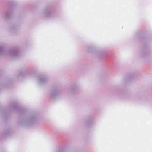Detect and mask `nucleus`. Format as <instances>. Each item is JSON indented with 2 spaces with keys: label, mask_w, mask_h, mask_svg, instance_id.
Segmentation results:
<instances>
[{
  "label": "nucleus",
  "mask_w": 152,
  "mask_h": 152,
  "mask_svg": "<svg viewBox=\"0 0 152 152\" xmlns=\"http://www.w3.org/2000/svg\"><path fill=\"white\" fill-rule=\"evenodd\" d=\"M10 111H16L18 113L23 117L19 122L22 126H27L36 123L37 121V118L35 115L31 114L26 115L27 111L21 107L16 102H13L10 105Z\"/></svg>",
  "instance_id": "f257e3e1"
},
{
  "label": "nucleus",
  "mask_w": 152,
  "mask_h": 152,
  "mask_svg": "<svg viewBox=\"0 0 152 152\" xmlns=\"http://www.w3.org/2000/svg\"><path fill=\"white\" fill-rule=\"evenodd\" d=\"M12 14V8L11 4H9V7L3 11L1 14V18L5 20L10 19Z\"/></svg>",
  "instance_id": "f03ea898"
},
{
  "label": "nucleus",
  "mask_w": 152,
  "mask_h": 152,
  "mask_svg": "<svg viewBox=\"0 0 152 152\" xmlns=\"http://www.w3.org/2000/svg\"><path fill=\"white\" fill-rule=\"evenodd\" d=\"M9 53L12 58H18L20 56V51L18 48L11 49L9 51Z\"/></svg>",
  "instance_id": "7ed1b4c3"
},
{
  "label": "nucleus",
  "mask_w": 152,
  "mask_h": 152,
  "mask_svg": "<svg viewBox=\"0 0 152 152\" xmlns=\"http://www.w3.org/2000/svg\"><path fill=\"white\" fill-rule=\"evenodd\" d=\"M50 96L54 99L57 98L61 94V90L58 87L53 88L50 91Z\"/></svg>",
  "instance_id": "20e7f679"
},
{
  "label": "nucleus",
  "mask_w": 152,
  "mask_h": 152,
  "mask_svg": "<svg viewBox=\"0 0 152 152\" xmlns=\"http://www.w3.org/2000/svg\"><path fill=\"white\" fill-rule=\"evenodd\" d=\"M45 17L48 18L53 17L54 16V10L51 7H48L45 9L44 12Z\"/></svg>",
  "instance_id": "39448f33"
},
{
  "label": "nucleus",
  "mask_w": 152,
  "mask_h": 152,
  "mask_svg": "<svg viewBox=\"0 0 152 152\" xmlns=\"http://www.w3.org/2000/svg\"><path fill=\"white\" fill-rule=\"evenodd\" d=\"M37 81L39 85H43L48 83V78L45 75H41L38 77Z\"/></svg>",
  "instance_id": "423d86ee"
},
{
  "label": "nucleus",
  "mask_w": 152,
  "mask_h": 152,
  "mask_svg": "<svg viewBox=\"0 0 152 152\" xmlns=\"http://www.w3.org/2000/svg\"><path fill=\"white\" fill-rule=\"evenodd\" d=\"M96 55L99 59L107 58L108 56L106 53V51L104 50H101L96 53Z\"/></svg>",
  "instance_id": "0eeeda50"
},
{
  "label": "nucleus",
  "mask_w": 152,
  "mask_h": 152,
  "mask_svg": "<svg viewBox=\"0 0 152 152\" xmlns=\"http://www.w3.org/2000/svg\"><path fill=\"white\" fill-rule=\"evenodd\" d=\"M146 47V46L144 44L142 50L141 55L142 57L143 58L147 56L149 53V51L147 49Z\"/></svg>",
  "instance_id": "6e6552de"
},
{
  "label": "nucleus",
  "mask_w": 152,
  "mask_h": 152,
  "mask_svg": "<svg viewBox=\"0 0 152 152\" xmlns=\"http://www.w3.org/2000/svg\"><path fill=\"white\" fill-rule=\"evenodd\" d=\"M27 74V72L26 70L23 69H22L20 72L19 74L18 75L17 77L19 79H21L24 78Z\"/></svg>",
  "instance_id": "1a4fd4ad"
},
{
  "label": "nucleus",
  "mask_w": 152,
  "mask_h": 152,
  "mask_svg": "<svg viewBox=\"0 0 152 152\" xmlns=\"http://www.w3.org/2000/svg\"><path fill=\"white\" fill-rule=\"evenodd\" d=\"M8 51L4 46H0V56H2L6 54Z\"/></svg>",
  "instance_id": "9d476101"
},
{
  "label": "nucleus",
  "mask_w": 152,
  "mask_h": 152,
  "mask_svg": "<svg viewBox=\"0 0 152 152\" xmlns=\"http://www.w3.org/2000/svg\"><path fill=\"white\" fill-rule=\"evenodd\" d=\"M94 123V120L91 118L89 117L86 120L85 124L89 126Z\"/></svg>",
  "instance_id": "9b49d317"
},
{
  "label": "nucleus",
  "mask_w": 152,
  "mask_h": 152,
  "mask_svg": "<svg viewBox=\"0 0 152 152\" xmlns=\"http://www.w3.org/2000/svg\"><path fill=\"white\" fill-rule=\"evenodd\" d=\"M19 28L18 26H13L10 28V31L12 33H15Z\"/></svg>",
  "instance_id": "f8f14e48"
},
{
  "label": "nucleus",
  "mask_w": 152,
  "mask_h": 152,
  "mask_svg": "<svg viewBox=\"0 0 152 152\" xmlns=\"http://www.w3.org/2000/svg\"><path fill=\"white\" fill-rule=\"evenodd\" d=\"M87 49L88 51L92 53L94 50L95 49V48L92 45H89L88 46Z\"/></svg>",
  "instance_id": "ddd939ff"
},
{
  "label": "nucleus",
  "mask_w": 152,
  "mask_h": 152,
  "mask_svg": "<svg viewBox=\"0 0 152 152\" xmlns=\"http://www.w3.org/2000/svg\"><path fill=\"white\" fill-rule=\"evenodd\" d=\"M77 90V88L76 87H74L71 88L70 90V93L72 94H75V92H76Z\"/></svg>",
  "instance_id": "4468645a"
},
{
  "label": "nucleus",
  "mask_w": 152,
  "mask_h": 152,
  "mask_svg": "<svg viewBox=\"0 0 152 152\" xmlns=\"http://www.w3.org/2000/svg\"><path fill=\"white\" fill-rule=\"evenodd\" d=\"M5 132H6L5 134L6 135H7L10 134V131L9 129H7L5 130Z\"/></svg>",
  "instance_id": "2eb2a0df"
},
{
  "label": "nucleus",
  "mask_w": 152,
  "mask_h": 152,
  "mask_svg": "<svg viewBox=\"0 0 152 152\" xmlns=\"http://www.w3.org/2000/svg\"><path fill=\"white\" fill-rule=\"evenodd\" d=\"M56 152H66L63 149H60V150H59V151H57Z\"/></svg>",
  "instance_id": "dca6fc26"
},
{
  "label": "nucleus",
  "mask_w": 152,
  "mask_h": 152,
  "mask_svg": "<svg viewBox=\"0 0 152 152\" xmlns=\"http://www.w3.org/2000/svg\"><path fill=\"white\" fill-rule=\"evenodd\" d=\"M3 86L2 85L0 84V90L2 89L3 88Z\"/></svg>",
  "instance_id": "f3484780"
},
{
  "label": "nucleus",
  "mask_w": 152,
  "mask_h": 152,
  "mask_svg": "<svg viewBox=\"0 0 152 152\" xmlns=\"http://www.w3.org/2000/svg\"><path fill=\"white\" fill-rule=\"evenodd\" d=\"M13 4H14L13 2V1H12V5H13Z\"/></svg>",
  "instance_id": "a211bd4d"
},
{
  "label": "nucleus",
  "mask_w": 152,
  "mask_h": 152,
  "mask_svg": "<svg viewBox=\"0 0 152 152\" xmlns=\"http://www.w3.org/2000/svg\"><path fill=\"white\" fill-rule=\"evenodd\" d=\"M6 113V112H4V114H5Z\"/></svg>",
  "instance_id": "6ab92c4d"
}]
</instances>
